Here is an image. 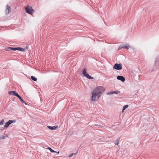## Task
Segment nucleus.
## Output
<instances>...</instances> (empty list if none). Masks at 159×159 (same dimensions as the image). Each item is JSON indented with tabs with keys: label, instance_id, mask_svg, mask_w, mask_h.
I'll return each instance as SVG.
<instances>
[{
	"label": "nucleus",
	"instance_id": "obj_1",
	"mask_svg": "<svg viewBox=\"0 0 159 159\" xmlns=\"http://www.w3.org/2000/svg\"><path fill=\"white\" fill-rule=\"evenodd\" d=\"M25 8L26 12L30 15H32L34 12V10L32 8L31 6L29 5H28L26 6H25Z\"/></svg>",
	"mask_w": 159,
	"mask_h": 159
},
{
	"label": "nucleus",
	"instance_id": "obj_2",
	"mask_svg": "<svg viewBox=\"0 0 159 159\" xmlns=\"http://www.w3.org/2000/svg\"><path fill=\"white\" fill-rule=\"evenodd\" d=\"M105 89L102 86H99L96 87L95 89H94L93 90H94L95 92L96 93H98L99 92H102L103 93L104 92Z\"/></svg>",
	"mask_w": 159,
	"mask_h": 159
},
{
	"label": "nucleus",
	"instance_id": "obj_3",
	"mask_svg": "<svg viewBox=\"0 0 159 159\" xmlns=\"http://www.w3.org/2000/svg\"><path fill=\"white\" fill-rule=\"evenodd\" d=\"M16 120H9L8 121L6 122L4 125V127H2V129L4 128H7L12 123H14L16 122Z\"/></svg>",
	"mask_w": 159,
	"mask_h": 159
},
{
	"label": "nucleus",
	"instance_id": "obj_4",
	"mask_svg": "<svg viewBox=\"0 0 159 159\" xmlns=\"http://www.w3.org/2000/svg\"><path fill=\"white\" fill-rule=\"evenodd\" d=\"M122 65L121 64H115L113 67V69L117 70H120L122 69Z\"/></svg>",
	"mask_w": 159,
	"mask_h": 159
},
{
	"label": "nucleus",
	"instance_id": "obj_5",
	"mask_svg": "<svg viewBox=\"0 0 159 159\" xmlns=\"http://www.w3.org/2000/svg\"><path fill=\"white\" fill-rule=\"evenodd\" d=\"M92 101H96L98 99L96 98V96H97V94H96V92H95L94 90H93L92 92Z\"/></svg>",
	"mask_w": 159,
	"mask_h": 159
},
{
	"label": "nucleus",
	"instance_id": "obj_6",
	"mask_svg": "<svg viewBox=\"0 0 159 159\" xmlns=\"http://www.w3.org/2000/svg\"><path fill=\"white\" fill-rule=\"evenodd\" d=\"M8 94L9 95H11L13 96H15L16 97H18V96L19 95L15 91H10L8 92Z\"/></svg>",
	"mask_w": 159,
	"mask_h": 159
},
{
	"label": "nucleus",
	"instance_id": "obj_7",
	"mask_svg": "<svg viewBox=\"0 0 159 159\" xmlns=\"http://www.w3.org/2000/svg\"><path fill=\"white\" fill-rule=\"evenodd\" d=\"M130 48V46L129 44L126 43L123 44L121 47V48H125L127 49H129Z\"/></svg>",
	"mask_w": 159,
	"mask_h": 159
},
{
	"label": "nucleus",
	"instance_id": "obj_8",
	"mask_svg": "<svg viewBox=\"0 0 159 159\" xmlns=\"http://www.w3.org/2000/svg\"><path fill=\"white\" fill-rule=\"evenodd\" d=\"M47 127L50 129L52 130H56L58 127L57 125H55L53 126H48Z\"/></svg>",
	"mask_w": 159,
	"mask_h": 159
},
{
	"label": "nucleus",
	"instance_id": "obj_9",
	"mask_svg": "<svg viewBox=\"0 0 159 159\" xmlns=\"http://www.w3.org/2000/svg\"><path fill=\"white\" fill-rule=\"evenodd\" d=\"M11 11V9L10 7L8 5L7 6V8L5 11V12L6 14L9 13Z\"/></svg>",
	"mask_w": 159,
	"mask_h": 159
},
{
	"label": "nucleus",
	"instance_id": "obj_10",
	"mask_svg": "<svg viewBox=\"0 0 159 159\" xmlns=\"http://www.w3.org/2000/svg\"><path fill=\"white\" fill-rule=\"evenodd\" d=\"M17 97L19 99V100H20V101L23 104H24L25 105L27 104L26 102L21 97L20 95H19Z\"/></svg>",
	"mask_w": 159,
	"mask_h": 159
},
{
	"label": "nucleus",
	"instance_id": "obj_11",
	"mask_svg": "<svg viewBox=\"0 0 159 159\" xmlns=\"http://www.w3.org/2000/svg\"><path fill=\"white\" fill-rule=\"evenodd\" d=\"M159 62V56H158L157 57L155 61V65L157 66V64H158V63Z\"/></svg>",
	"mask_w": 159,
	"mask_h": 159
},
{
	"label": "nucleus",
	"instance_id": "obj_12",
	"mask_svg": "<svg viewBox=\"0 0 159 159\" xmlns=\"http://www.w3.org/2000/svg\"><path fill=\"white\" fill-rule=\"evenodd\" d=\"M84 76L86 77L88 79H93V78L91 77V76L89 75L87 73L85 75H84Z\"/></svg>",
	"mask_w": 159,
	"mask_h": 159
},
{
	"label": "nucleus",
	"instance_id": "obj_13",
	"mask_svg": "<svg viewBox=\"0 0 159 159\" xmlns=\"http://www.w3.org/2000/svg\"><path fill=\"white\" fill-rule=\"evenodd\" d=\"M117 80H125V78L122 76H118L117 77Z\"/></svg>",
	"mask_w": 159,
	"mask_h": 159
},
{
	"label": "nucleus",
	"instance_id": "obj_14",
	"mask_svg": "<svg viewBox=\"0 0 159 159\" xmlns=\"http://www.w3.org/2000/svg\"><path fill=\"white\" fill-rule=\"evenodd\" d=\"M102 94V92L101 93L100 92L98 93L96 92V94H97V96L98 97V98H97L98 100V99L101 96V95Z\"/></svg>",
	"mask_w": 159,
	"mask_h": 159
},
{
	"label": "nucleus",
	"instance_id": "obj_15",
	"mask_svg": "<svg viewBox=\"0 0 159 159\" xmlns=\"http://www.w3.org/2000/svg\"><path fill=\"white\" fill-rule=\"evenodd\" d=\"M18 50L21 51H25L26 50V48L18 47Z\"/></svg>",
	"mask_w": 159,
	"mask_h": 159
},
{
	"label": "nucleus",
	"instance_id": "obj_16",
	"mask_svg": "<svg viewBox=\"0 0 159 159\" xmlns=\"http://www.w3.org/2000/svg\"><path fill=\"white\" fill-rule=\"evenodd\" d=\"M47 149L49 150L51 152H56V151H55L52 149L50 147H48L47 148Z\"/></svg>",
	"mask_w": 159,
	"mask_h": 159
},
{
	"label": "nucleus",
	"instance_id": "obj_17",
	"mask_svg": "<svg viewBox=\"0 0 159 159\" xmlns=\"http://www.w3.org/2000/svg\"><path fill=\"white\" fill-rule=\"evenodd\" d=\"M78 152V151H77V152L75 153H71L70 154L69 156H68V157H72L73 155H76Z\"/></svg>",
	"mask_w": 159,
	"mask_h": 159
},
{
	"label": "nucleus",
	"instance_id": "obj_18",
	"mask_svg": "<svg viewBox=\"0 0 159 159\" xmlns=\"http://www.w3.org/2000/svg\"><path fill=\"white\" fill-rule=\"evenodd\" d=\"M87 73L86 69H84L83 71V74L84 76Z\"/></svg>",
	"mask_w": 159,
	"mask_h": 159
},
{
	"label": "nucleus",
	"instance_id": "obj_19",
	"mask_svg": "<svg viewBox=\"0 0 159 159\" xmlns=\"http://www.w3.org/2000/svg\"><path fill=\"white\" fill-rule=\"evenodd\" d=\"M120 139V138H119L116 140V144L118 145L119 144Z\"/></svg>",
	"mask_w": 159,
	"mask_h": 159
},
{
	"label": "nucleus",
	"instance_id": "obj_20",
	"mask_svg": "<svg viewBox=\"0 0 159 159\" xmlns=\"http://www.w3.org/2000/svg\"><path fill=\"white\" fill-rule=\"evenodd\" d=\"M113 94V91H111L110 92H109L107 93V95H110Z\"/></svg>",
	"mask_w": 159,
	"mask_h": 159
},
{
	"label": "nucleus",
	"instance_id": "obj_21",
	"mask_svg": "<svg viewBox=\"0 0 159 159\" xmlns=\"http://www.w3.org/2000/svg\"><path fill=\"white\" fill-rule=\"evenodd\" d=\"M4 122V119H2L0 122V125H2L3 124Z\"/></svg>",
	"mask_w": 159,
	"mask_h": 159
},
{
	"label": "nucleus",
	"instance_id": "obj_22",
	"mask_svg": "<svg viewBox=\"0 0 159 159\" xmlns=\"http://www.w3.org/2000/svg\"><path fill=\"white\" fill-rule=\"evenodd\" d=\"M129 107V105H125L123 107V108L125 110L127 108Z\"/></svg>",
	"mask_w": 159,
	"mask_h": 159
},
{
	"label": "nucleus",
	"instance_id": "obj_23",
	"mask_svg": "<svg viewBox=\"0 0 159 159\" xmlns=\"http://www.w3.org/2000/svg\"><path fill=\"white\" fill-rule=\"evenodd\" d=\"M113 93H115V94H118L120 93V91H113Z\"/></svg>",
	"mask_w": 159,
	"mask_h": 159
},
{
	"label": "nucleus",
	"instance_id": "obj_24",
	"mask_svg": "<svg viewBox=\"0 0 159 159\" xmlns=\"http://www.w3.org/2000/svg\"><path fill=\"white\" fill-rule=\"evenodd\" d=\"M11 49L12 51H16V50H18V48H11Z\"/></svg>",
	"mask_w": 159,
	"mask_h": 159
},
{
	"label": "nucleus",
	"instance_id": "obj_25",
	"mask_svg": "<svg viewBox=\"0 0 159 159\" xmlns=\"http://www.w3.org/2000/svg\"><path fill=\"white\" fill-rule=\"evenodd\" d=\"M31 78L32 80H37V79L36 77H35L33 76H32L31 77Z\"/></svg>",
	"mask_w": 159,
	"mask_h": 159
},
{
	"label": "nucleus",
	"instance_id": "obj_26",
	"mask_svg": "<svg viewBox=\"0 0 159 159\" xmlns=\"http://www.w3.org/2000/svg\"><path fill=\"white\" fill-rule=\"evenodd\" d=\"M135 76H133V79H138V78L139 79L140 78V77H139V75L137 76V77H135Z\"/></svg>",
	"mask_w": 159,
	"mask_h": 159
},
{
	"label": "nucleus",
	"instance_id": "obj_27",
	"mask_svg": "<svg viewBox=\"0 0 159 159\" xmlns=\"http://www.w3.org/2000/svg\"><path fill=\"white\" fill-rule=\"evenodd\" d=\"M6 137L5 136H2L1 137H0V138L1 139H5V138Z\"/></svg>",
	"mask_w": 159,
	"mask_h": 159
},
{
	"label": "nucleus",
	"instance_id": "obj_28",
	"mask_svg": "<svg viewBox=\"0 0 159 159\" xmlns=\"http://www.w3.org/2000/svg\"><path fill=\"white\" fill-rule=\"evenodd\" d=\"M11 47L8 48H7V50H8V51H11Z\"/></svg>",
	"mask_w": 159,
	"mask_h": 159
},
{
	"label": "nucleus",
	"instance_id": "obj_29",
	"mask_svg": "<svg viewBox=\"0 0 159 159\" xmlns=\"http://www.w3.org/2000/svg\"><path fill=\"white\" fill-rule=\"evenodd\" d=\"M125 110V109H124L123 108L122 110V113H123V112H124V111Z\"/></svg>",
	"mask_w": 159,
	"mask_h": 159
},
{
	"label": "nucleus",
	"instance_id": "obj_30",
	"mask_svg": "<svg viewBox=\"0 0 159 159\" xmlns=\"http://www.w3.org/2000/svg\"><path fill=\"white\" fill-rule=\"evenodd\" d=\"M82 144H81L80 146V148H81V147H82Z\"/></svg>",
	"mask_w": 159,
	"mask_h": 159
},
{
	"label": "nucleus",
	"instance_id": "obj_31",
	"mask_svg": "<svg viewBox=\"0 0 159 159\" xmlns=\"http://www.w3.org/2000/svg\"><path fill=\"white\" fill-rule=\"evenodd\" d=\"M56 153H57L58 154H59V153H60V152L59 151H58L57 152H55Z\"/></svg>",
	"mask_w": 159,
	"mask_h": 159
},
{
	"label": "nucleus",
	"instance_id": "obj_32",
	"mask_svg": "<svg viewBox=\"0 0 159 159\" xmlns=\"http://www.w3.org/2000/svg\"><path fill=\"white\" fill-rule=\"evenodd\" d=\"M121 48V47H120L119 48H118V50H120V48Z\"/></svg>",
	"mask_w": 159,
	"mask_h": 159
},
{
	"label": "nucleus",
	"instance_id": "obj_33",
	"mask_svg": "<svg viewBox=\"0 0 159 159\" xmlns=\"http://www.w3.org/2000/svg\"><path fill=\"white\" fill-rule=\"evenodd\" d=\"M122 82H124L125 80H121Z\"/></svg>",
	"mask_w": 159,
	"mask_h": 159
},
{
	"label": "nucleus",
	"instance_id": "obj_34",
	"mask_svg": "<svg viewBox=\"0 0 159 159\" xmlns=\"http://www.w3.org/2000/svg\"><path fill=\"white\" fill-rule=\"evenodd\" d=\"M95 126H99V125H95Z\"/></svg>",
	"mask_w": 159,
	"mask_h": 159
},
{
	"label": "nucleus",
	"instance_id": "obj_35",
	"mask_svg": "<svg viewBox=\"0 0 159 159\" xmlns=\"http://www.w3.org/2000/svg\"><path fill=\"white\" fill-rule=\"evenodd\" d=\"M47 156H48V157H49V156L48 155H47Z\"/></svg>",
	"mask_w": 159,
	"mask_h": 159
},
{
	"label": "nucleus",
	"instance_id": "obj_36",
	"mask_svg": "<svg viewBox=\"0 0 159 159\" xmlns=\"http://www.w3.org/2000/svg\"><path fill=\"white\" fill-rule=\"evenodd\" d=\"M34 80V81H36L37 80Z\"/></svg>",
	"mask_w": 159,
	"mask_h": 159
},
{
	"label": "nucleus",
	"instance_id": "obj_37",
	"mask_svg": "<svg viewBox=\"0 0 159 159\" xmlns=\"http://www.w3.org/2000/svg\"><path fill=\"white\" fill-rule=\"evenodd\" d=\"M100 126L101 127H102V126Z\"/></svg>",
	"mask_w": 159,
	"mask_h": 159
}]
</instances>
